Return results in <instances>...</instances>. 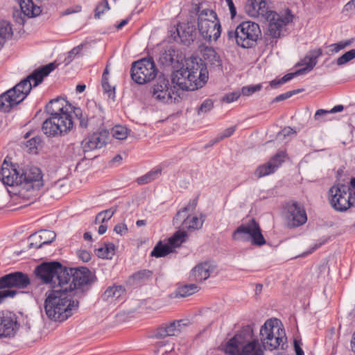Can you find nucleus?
<instances>
[{"label": "nucleus", "mask_w": 355, "mask_h": 355, "mask_svg": "<svg viewBox=\"0 0 355 355\" xmlns=\"http://www.w3.org/2000/svg\"><path fill=\"white\" fill-rule=\"evenodd\" d=\"M53 160L51 159H49L48 160V167L49 170L48 172L50 173L49 174V176H51L52 178H53V175H55V173L58 170V168L60 167V160H56L55 163H52Z\"/></svg>", "instance_id": "50"}, {"label": "nucleus", "mask_w": 355, "mask_h": 355, "mask_svg": "<svg viewBox=\"0 0 355 355\" xmlns=\"http://www.w3.org/2000/svg\"><path fill=\"white\" fill-rule=\"evenodd\" d=\"M20 184L27 185V189L30 187L38 189L42 187V173L40 168L37 166H31L22 169L20 172Z\"/></svg>", "instance_id": "19"}, {"label": "nucleus", "mask_w": 355, "mask_h": 355, "mask_svg": "<svg viewBox=\"0 0 355 355\" xmlns=\"http://www.w3.org/2000/svg\"><path fill=\"white\" fill-rule=\"evenodd\" d=\"M278 320H267L260 329L261 342L265 349H277L286 340L285 333L278 327Z\"/></svg>", "instance_id": "10"}, {"label": "nucleus", "mask_w": 355, "mask_h": 355, "mask_svg": "<svg viewBox=\"0 0 355 355\" xmlns=\"http://www.w3.org/2000/svg\"><path fill=\"white\" fill-rule=\"evenodd\" d=\"M198 29L206 41H216L221 33L220 21L215 11L211 9L200 10L198 6Z\"/></svg>", "instance_id": "9"}, {"label": "nucleus", "mask_w": 355, "mask_h": 355, "mask_svg": "<svg viewBox=\"0 0 355 355\" xmlns=\"http://www.w3.org/2000/svg\"><path fill=\"white\" fill-rule=\"evenodd\" d=\"M214 107V101L211 99L207 98L205 100L200 107L197 109V114L198 115L204 114L212 110Z\"/></svg>", "instance_id": "44"}, {"label": "nucleus", "mask_w": 355, "mask_h": 355, "mask_svg": "<svg viewBox=\"0 0 355 355\" xmlns=\"http://www.w3.org/2000/svg\"><path fill=\"white\" fill-rule=\"evenodd\" d=\"M71 109L72 105L63 97L49 101L46 105V113L50 115L46 119V135L61 137L73 128Z\"/></svg>", "instance_id": "1"}, {"label": "nucleus", "mask_w": 355, "mask_h": 355, "mask_svg": "<svg viewBox=\"0 0 355 355\" xmlns=\"http://www.w3.org/2000/svg\"><path fill=\"white\" fill-rule=\"evenodd\" d=\"M232 239L237 241H250L252 245L261 246L266 243L259 223L252 218L241 224L232 233Z\"/></svg>", "instance_id": "11"}, {"label": "nucleus", "mask_w": 355, "mask_h": 355, "mask_svg": "<svg viewBox=\"0 0 355 355\" xmlns=\"http://www.w3.org/2000/svg\"><path fill=\"white\" fill-rule=\"evenodd\" d=\"M224 350L230 355H263L262 346L257 340L248 342L240 349L237 336L233 337L227 342Z\"/></svg>", "instance_id": "15"}, {"label": "nucleus", "mask_w": 355, "mask_h": 355, "mask_svg": "<svg viewBox=\"0 0 355 355\" xmlns=\"http://www.w3.org/2000/svg\"><path fill=\"white\" fill-rule=\"evenodd\" d=\"M125 293L123 286H112L108 287L102 295L104 300L114 301L119 299Z\"/></svg>", "instance_id": "31"}, {"label": "nucleus", "mask_w": 355, "mask_h": 355, "mask_svg": "<svg viewBox=\"0 0 355 355\" xmlns=\"http://www.w3.org/2000/svg\"><path fill=\"white\" fill-rule=\"evenodd\" d=\"M107 134L106 132H96L85 140L84 144L85 150H92L101 148L107 143Z\"/></svg>", "instance_id": "25"}, {"label": "nucleus", "mask_w": 355, "mask_h": 355, "mask_svg": "<svg viewBox=\"0 0 355 355\" xmlns=\"http://www.w3.org/2000/svg\"><path fill=\"white\" fill-rule=\"evenodd\" d=\"M261 89V85L258 84L256 85H250L243 87L241 90V93L243 96H250L253 93L259 91Z\"/></svg>", "instance_id": "48"}, {"label": "nucleus", "mask_w": 355, "mask_h": 355, "mask_svg": "<svg viewBox=\"0 0 355 355\" xmlns=\"http://www.w3.org/2000/svg\"><path fill=\"white\" fill-rule=\"evenodd\" d=\"M114 231L120 235H123L128 232V227L126 225L123 223H119L115 225L114 228Z\"/></svg>", "instance_id": "55"}, {"label": "nucleus", "mask_w": 355, "mask_h": 355, "mask_svg": "<svg viewBox=\"0 0 355 355\" xmlns=\"http://www.w3.org/2000/svg\"><path fill=\"white\" fill-rule=\"evenodd\" d=\"M286 153L284 151L277 153L268 162L259 166L255 171V175L261 178L273 173L284 162Z\"/></svg>", "instance_id": "22"}, {"label": "nucleus", "mask_w": 355, "mask_h": 355, "mask_svg": "<svg viewBox=\"0 0 355 355\" xmlns=\"http://www.w3.org/2000/svg\"><path fill=\"white\" fill-rule=\"evenodd\" d=\"M96 254L100 258H111L114 254V245L110 243H106L103 247L96 249Z\"/></svg>", "instance_id": "36"}, {"label": "nucleus", "mask_w": 355, "mask_h": 355, "mask_svg": "<svg viewBox=\"0 0 355 355\" xmlns=\"http://www.w3.org/2000/svg\"><path fill=\"white\" fill-rule=\"evenodd\" d=\"M226 1L227 3L232 18H233L235 17V15L236 14V8L234 5L233 1L232 0H226Z\"/></svg>", "instance_id": "60"}, {"label": "nucleus", "mask_w": 355, "mask_h": 355, "mask_svg": "<svg viewBox=\"0 0 355 355\" xmlns=\"http://www.w3.org/2000/svg\"><path fill=\"white\" fill-rule=\"evenodd\" d=\"M17 293V291L13 289H0V304L7 297H13Z\"/></svg>", "instance_id": "49"}, {"label": "nucleus", "mask_w": 355, "mask_h": 355, "mask_svg": "<svg viewBox=\"0 0 355 355\" xmlns=\"http://www.w3.org/2000/svg\"><path fill=\"white\" fill-rule=\"evenodd\" d=\"M65 271H68V268L63 267L58 261L46 262V288H62L64 282L60 277Z\"/></svg>", "instance_id": "17"}, {"label": "nucleus", "mask_w": 355, "mask_h": 355, "mask_svg": "<svg viewBox=\"0 0 355 355\" xmlns=\"http://www.w3.org/2000/svg\"><path fill=\"white\" fill-rule=\"evenodd\" d=\"M303 74V70H297L294 73H288L285 76H284L281 78V82L284 83H286L287 81L291 80L293 78L297 76L302 75Z\"/></svg>", "instance_id": "53"}, {"label": "nucleus", "mask_w": 355, "mask_h": 355, "mask_svg": "<svg viewBox=\"0 0 355 355\" xmlns=\"http://www.w3.org/2000/svg\"><path fill=\"white\" fill-rule=\"evenodd\" d=\"M42 139L38 137H33L27 141L26 145L30 153L37 154L39 148H42Z\"/></svg>", "instance_id": "38"}, {"label": "nucleus", "mask_w": 355, "mask_h": 355, "mask_svg": "<svg viewBox=\"0 0 355 355\" xmlns=\"http://www.w3.org/2000/svg\"><path fill=\"white\" fill-rule=\"evenodd\" d=\"M12 36L10 24L6 21L0 22V47L3 46L6 41Z\"/></svg>", "instance_id": "33"}, {"label": "nucleus", "mask_w": 355, "mask_h": 355, "mask_svg": "<svg viewBox=\"0 0 355 355\" xmlns=\"http://www.w3.org/2000/svg\"><path fill=\"white\" fill-rule=\"evenodd\" d=\"M197 205L196 200H193L183 209L178 211L173 218V225L179 227L181 230H200L203 225L204 219L196 215H192Z\"/></svg>", "instance_id": "13"}, {"label": "nucleus", "mask_w": 355, "mask_h": 355, "mask_svg": "<svg viewBox=\"0 0 355 355\" xmlns=\"http://www.w3.org/2000/svg\"><path fill=\"white\" fill-rule=\"evenodd\" d=\"M128 130L122 125H115L112 129V135L116 139L123 140L127 138Z\"/></svg>", "instance_id": "40"}, {"label": "nucleus", "mask_w": 355, "mask_h": 355, "mask_svg": "<svg viewBox=\"0 0 355 355\" xmlns=\"http://www.w3.org/2000/svg\"><path fill=\"white\" fill-rule=\"evenodd\" d=\"M44 284V261L38 265L30 277L26 273L14 272L0 277V289H25L31 286V293L35 297H42Z\"/></svg>", "instance_id": "4"}, {"label": "nucleus", "mask_w": 355, "mask_h": 355, "mask_svg": "<svg viewBox=\"0 0 355 355\" xmlns=\"http://www.w3.org/2000/svg\"><path fill=\"white\" fill-rule=\"evenodd\" d=\"M55 238L56 234L54 231L46 230V244L51 243Z\"/></svg>", "instance_id": "57"}, {"label": "nucleus", "mask_w": 355, "mask_h": 355, "mask_svg": "<svg viewBox=\"0 0 355 355\" xmlns=\"http://www.w3.org/2000/svg\"><path fill=\"white\" fill-rule=\"evenodd\" d=\"M44 78V65L34 70L25 79L12 89L0 96V109L8 112L14 106L21 103L30 92L33 87L37 86Z\"/></svg>", "instance_id": "5"}, {"label": "nucleus", "mask_w": 355, "mask_h": 355, "mask_svg": "<svg viewBox=\"0 0 355 355\" xmlns=\"http://www.w3.org/2000/svg\"><path fill=\"white\" fill-rule=\"evenodd\" d=\"M355 58V49H351L339 57L336 60V64L339 66L345 64Z\"/></svg>", "instance_id": "43"}, {"label": "nucleus", "mask_w": 355, "mask_h": 355, "mask_svg": "<svg viewBox=\"0 0 355 355\" xmlns=\"http://www.w3.org/2000/svg\"><path fill=\"white\" fill-rule=\"evenodd\" d=\"M64 288L48 290L46 297V315L55 322H62L78 309L79 301Z\"/></svg>", "instance_id": "2"}, {"label": "nucleus", "mask_w": 355, "mask_h": 355, "mask_svg": "<svg viewBox=\"0 0 355 355\" xmlns=\"http://www.w3.org/2000/svg\"><path fill=\"white\" fill-rule=\"evenodd\" d=\"M64 282V290H68L73 295L83 294L84 288L94 282V275L85 267L69 268L68 271L63 272L60 277Z\"/></svg>", "instance_id": "8"}, {"label": "nucleus", "mask_w": 355, "mask_h": 355, "mask_svg": "<svg viewBox=\"0 0 355 355\" xmlns=\"http://www.w3.org/2000/svg\"><path fill=\"white\" fill-rule=\"evenodd\" d=\"M59 64L60 63H58L57 61H54L48 64H46V77L53 71H54L59 66Z\"/></svg>", "instance_id": "58"}, {"label": "nucleus", "mask_w": 355, "mask_h": 355, "mask_svg": "<svg viewBox=\"0 0 355 355\" xmlns=\"http://www.w3.org/2000/svg\"><path fill=\"white\" fill-rule=\"evenodd\" d=\"M215 266L210 263L205 262L197 265L192 270L196 282H202L207 279L214 271Z\"/></svg>", "instance_id": "26"}, {"label": "nucleus", "mask_w": 355, "mask_h": 355, "mask_svg": "<svg viewBox=\"0 0 355 355\" xmlns=\"http://www.w3.org/2000/svg\"><path fill=\"white\" fill-rule=\"evenodd\" d=\"M234 132V128L233 127H230L227 129H226L224 132L223 133V135L220 137L219 139H223V138H226V137H228L230 136H231L233 132Z\"/></svg>", "instance_id": "61"}, {"label": "nucleus", "mask_w": 355, "mask_h": 355, "mask_svg": "<svg viewBox=\"0 0 355 355\" xmlns=\"http://www.w3.org/2000/svg\"><path fill=\"white\" fill-rule=\"evenodd\" d=\"M157 73V69L152 58H144L135 62L131 68V77L139 85L150 82Z\"/></svg>", "instance_id": "14"}, {"label": "nucleus", "mask_w": 355, "mask_h": 355, "mask_svg": "<svg viewBox=\"0 0 355 355\" xmlns=\"http://www.w3.org/2000/svg\"><path fill=\"white\" fill-rule=\"evenodd\" d=\"M176 55L175 51L170 47L160 53L159 62L164 66H169L173 64Z\"/></svg>", "instance_id": "34"}, {"label": "nucleus", "mask_w": 355, "mask_h": 355, "mask_svg": "<svg viewBox=\"0 0 355 355\" xmlns=\"http://www.w3.org/2000/svg\"><path fill=\"white\" fill-rule=\"evenodd\" d=\"M78 255L79 259L84 262H87L91 259V254L85 250H79L78 252Z\"/></svg>", "instance_id": "56"}, {"label": "nucleus", "mask_w": 355, "mask_h": 355, "mask_svg": "<svg viewBox=\"0 0 355 355\" xmlns=\"http://www.w3.org/2000/svg\"><path fill=\"white\" fill-rule=\"evenodd\" d=\"M161 173L160 169L151 171L146 175L137 178V182L139 184H145L155 180Z\"/></svg>", "instance_id": "39"}, {"label": "nucleus", "mask_w": 355, "mask_h": 355, "mask_svg": "<svg viewBox=\"0 0 355 355\" xmlns=\"http://www.w3.org/2000/svg\"><path fill=\"white\" fill-rule=\"evenodd\" d=\"M241 96L239 92H233L229 94H227L223 98V101L226 103H232L236 101Z\"/></svg>", "instance_id": "52"}, {"label": "nucleus", "mask_w": 355, "mask_h": 355, "mask_svg": "<svg viewBox=\"0 0 355 355\" xmlns=\"http://www.w3.org/2000/svg\"><path fill=\"white\" fill-rule=\"evenodd\" d=\"M81 51L80 46L73 48L71 51L68 53L67 57L64 59V63L66 65L69 64L74 58L75 55L79 54Z\"/></svg>", "instance_id": "51"}, {"label": "nucleus", "mask_w": 355, "mask_h": 355, "mask_svg": "<svg viewBox=\"0 0 355 355\" xmlns=\"http://www.w3.org/2000/svg\"><path fill=\"white\" fill-rule=\"evenodd\" d=\"M102 87L104 92L107 94L108 97L114 99L115 97V88L110 85L108 79L102 78Z\"/></svg>", "instance_id": "46"}, {"label": "nucleus", "mask_w": 355, "mask_h": 355, "mask_svg": "<svg viewBox=\"0 0 355 355\" xmlns=\"http://www.w3.org/2000/svg\"><path fill=\"white\" fill-rule=\"evenodd\" d=\"M286 218L288 225L292 227L300 226L307 220L304 209L297 202L287 205Z\"/></svg>", "instance_id": "21"}, {"label": "nucleus", "mask_w": 355, "mask_h": 355, "mask_svg": "<svg viewBox=\"0 0 355 355\" xmlns=\"http://www.w3.org/2000/svg\"><path fill=\"white\" fill-rule=\"evenodd\" d=\"M351 44L352 41L350 40L335 43L330 46V51L332 53H336L339 52L340 50L346 48L347 46H349Z\"/></svg>", "instance_id": "47"}, {"label": "nucleus", "mask_w": 355, "mask_h": 355, "mask_svg": "<svg viewBox=\"0 0 355 355\" xmlns=\"http://www.w3.org/2000/svg\"><path fill=\"white\" fill-rule=\"evenodd\" d=\"M327 114H329V111L328 110H322V109L318 110L315 113L314 119L315 120H319L321 116H324V115H326Z\"/></svg>", "instance_id": "62"}, {"label": "nucleus", "mask_w": 355, "mask_h": 355, "mask_svg": "<svg viewBox=\"0 0 355 355\" xmlns=\"http://www.w3.org/2000/svg\"><path fill=\"white\" fill-rule=\"evenodd\" d=\"M153 97L162 103H173L175 92L169 80L164 76H159L153 87ZM175 100V97H174Z\"/></svg>", "instance_id": "18"}, {"label": "nucleus", "mask_w": 355, "mask_h": 355, "mask_svg": "<svg viewBox=\"0 0 355 355\" xmlns=\"http://www.w3.org/2000/svg\"><path fill=\"white\" fill-rule=\"evenodd\" d=\"M172 252L171 248L167 244H163L159 242L153 248L150 253L152 257H163L170 254Z\"/></svg>", "instance_id": "35"}, {"label": "nucleus", "mask_w": 355, "mask_h": 355, "mask_svg": "<svg viewBox=\"0 0 355 355\" xmlns=\"http://www.w3.org/2000/svg\"><path fill=\"white\" fill-rule=\"evenodd\" d=\"M79 120V125L82 128H87L88 126V119L87 117L85 116L84 115L78 119Z\"/></svg>", "instance_id": "64"}, {"label": "nucleus", "mask_w": 355, "mask_h": 355, "mask_svg": "<svg viewBox=\"0 0 355 355\" xmlns=\"http://www.w3.org/2000/svg\"><path fill=\"white\" fill-rule=\"evenodd\" d=\"M208 72L202 60L191 58L187 62L186 67L174 71L171 75L174 88L178 87L182 90L193 91L207 82Z\"/></svg>", "instance_id": "3"}, {"label": "nucleus", "mask_w": 355, "mask_h": 355, "mask_svg": "<svg viewBox=\"0 0 355 355\" xmlns=\"http://www.w3.org/2000/svg\"><path fill=\"white\" fill-rule=\"evenodd\" d=\"M44 231L42 230L33 234L29 237V249L35 252L37 250L42 249L44 245V239L43 237Z\"/></svg>", "instance_id": "32"}, {"label": "nucleus", "mask_w": 355, "mask_h": 355, "mask_svg": "<svg viewBox=\"0 0 355 355\" xmlns=\"http://www.w3.org/2000/svg\"><path fill=\"white\" fill-rule=\"evenodd\" d=\"M176 30L181 42L188 45L193 40L195 28L193 25L191 26L189 23L182 24L178 25Z\"/></svg>", "instance_id": "28"}, {"label": "nucleus", "mask_w": 355, "mask_h": 355, "mask_svg": "<svg viewBox=\"0 0 355 355\" xmlns=\"http://www.w3.org/2000/svg\"><path fill=\"white\" fill-rule=\"evenodd\" d=\"M261 35L258 24L250 21H245L239 24L234 30L227 31V39L235 42L243 49H249L255 46L257 40Z\"/></svg>", "instance_id": "7"}, {"label": "nucleus", "mask_w": 355, "mask_h": 355, "mask_svg": "<svg viewBox=\"0 0 355 355\" xmlns=\"http://www.w3.org/2000/svg\"><path fill=\"white\" fill-rule=\"evenodd\" d=\"M291 96H292V92H287L284 94H282L277 96V97H275V98L274 99L273 101L274 102L282 101H284Z\"/></svg>", "instance_id": "59"}, {"label": "nucleus", "mask_w": 355, "mask_h": 355, "mask_svg": "<svg viewBox=\"0 0 355 355\" xmlns=\"http://www.w3.org/2000/svg\"><path fill=\"white\" fill-rule=\"evenodd\" d=\"M110 10V6L108 1L107 0H101L96 5L94 10V17L96 19H99L101 15L105 12L106 10Z\"/></svg>", "instance_id": "42"}, {"label": "nucleus", "mask_w": 355, "mask_h": 355, "mask_svg": "<svg viewBox=\"0 0 355 355\" xmlns=\"http://www.w3.org/2000/svg\"><path fill=\"white\" fill-rule=\"evenodd\" d=\"M152 276V272L148 270H144L134 273L131 278L135 282H141L149 279Z\"/></svg>", "instance_id": "45"}, {"label": "nucleus", "mask_w": 355, "mask_h": 355, "mask_svg": "<svg viewBox=\"0 0 355 355\" xmlns=\"http://www.w3.org/2000/svg\"><path fill=\"white\" fill-rule=\"evenodd\" d=\"M115 212L114 209H108L106 210H104L100 213H98L95 218V223H104L106 221L109 220L112 216L114 215Z\"/></svg>", "instance_id": "41"}, {"label": "nucleus", "mask_w": 355, "mask_h": 355, "mask_svg": "<svg viewBox=\"0 0 355 355\" xmlns=\"http://www.w3.org/2000/svg\"><path fill=\"white\" fill-rule=\"evenodd\" d=\"M17 315L7 309L0 311V338H10L15 336L20 324Z\"/></svg>", "instance_id": "16"}, {"label": "nucleus", "mask_w": 355, "mask_h": 355, "mask_svg": "<svg viewBox=\"0 0 355 355\" xmlns=\"http://www.w3.org/2000/svg\"><path fill=\"white\" fill-rule=\"evenodd\" d=\"M19 171L14 168L6 162L3 163L0 171V178L4 184L8 186L19 185Z\"/></svg>", "instance_id": "23"}, {"label": "nucleus", "mask_w": 355, "mask_h": 355, "mask_svg": "<svg viewBox=\"0 0 355 355\" xmlns=\"http://www.w3.org/2000/svg\"><path fill=\"white\" fill-rule=\"evenodd\" d=\"M182 326H186L183 320L173 321L168 324L163 325L158 328L155 336L157 338H165L177 336L180 332Z\"/></svg>", "instance_id": "24"}, {"label": "nucleus", "mask_w": 355, "mask_h": 355, "mask_svg": "<svg viewBox=\"0 0 355 355\" xmlns=\"http://www.w3.org/2000/svg\"><path fill=\"white\" fill-rule=\"evenodd\" d=\"M322 52L320 49L312 50L297 64V66L305 65L306 67L299 70H303V74L306 72L311 71L318 62V58L322 55Z\"/></svg>", "instance_id": "27"}, {"label": "nucleus", "mask_w": 355, "mask_h": 355, "mask_svg": "<svg viewBox=\"0 0 355 355\" xmlns=\"http://www.w3.org/2000/svg\"><path fill=\"white\" fill-rule=\"evenodd\" d=\"M186 236L187 233L185 230H179L168 239V243L173 247H178L184 241Z\"/></svg>", "instance_id": "37"}, {"label": "nucleus", "mask_w": 355, "mask_h": 355, "mask_svg": "<svg viewBox=\"0 0 355 355\" xmlns=\"http://www.w3.org/2000/svg\"><path fill=\"white\" fill-rule=\"evenodd\" d=\"M198 291V286L194 284H185L178 287L176 290L171 294V297H186L197 293Z\"/></svg>", "instance_id": "30"}, {"label": "nucleus", "mask_w": 355, "mask_h": 355, "mask_svg": "<svg viewBox=\"0 0 355 355\" xmlns=\"http://www.w3.org/2000/svg\"><path fill=\"white\" fill-rule=\"evenodd\" d=\"M295 133V131L293 130L291 127H286L278 133L277 137L281 139L282 138H285L286 136H289Z\"/></svg>", "instance_id": "54"}, {"label": "nucleus", "mask_w": 355, "mask_h": 355, "mask_svg": "<svg viewBox=\"0 0 355 355\" xmlns=\"http://www.w3.org/2000/svg\"><path fill=\"white\" fill-rule=\"evenodd\" d=\"M202 56L209 64L217 67H221L222 60L220 55L212 47L205 46L202 50Z\"/></svg>", "instance_id": "29"}, {"label": "nucleus", "mask_w": 355, "mask_h": 355, "mask_svg": "<svg viewBox=\"0 0 355 355\" xmlns=\"http://www.w3.org/2000/svg\"><path fill=\"white\" fill-rule=\"evenodd\" d=\"M331 206L338 211H345L355 203L353 187L345 184L333 186L329 190Z\"/></svg>", "instance_id": "12"}, {"label": "nucleus", "mask_w": 355, "mask_h": 355, "mask_svg": "<svg viewBox=\"0 0 355 355\" xmlns=\"http://www.w3.org/2000/svg\"><path fill=\"white\" fill-rule=\"evenodd\" d=\"M264 0H250L245 6V10L252 17L261 16L269 21L268 33L273 39L280 37L284 27L293 20V15L287 9L284 15L269 10Z\"/></svg>", "instance_id": "6"}, {"label": "nucleus", "mask_w": 355, "mask_h": 355, "mask_svg": "<svg viewBox=\"0 0 355 355\" xmlns=\"http://www.w3.org/2000/svg\"><path fill=\"white\" fill-rule=\"evenodd\" d=\"M71 112H73L75 116L78 119L83 116V112L80 107L72 105Z\"/></svg>", "instance_id": "63"}, {"label": "nucleus", "mask_w": 355, "mask_h": 355, "mask_svg": "<svg viewBox=\"0 0 355 355\" xmlns=\"http://www.w3.org/2000/svg\"><path fill=\"white\" fill-rule=\"evenodd\" d=\"M19 4L21 12L16 11L13 14L15 21L19 24H24L25 21V16L28 17H33L39 15L42 12L40 6H36L33 0H16Z\"/></svg>", "instance_id": "20"}]
</instances>
